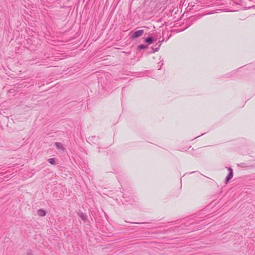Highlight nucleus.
<instances>
[{"label": "nucleus", "instance_id": "3", "mask_svg": "<svg viewBox=\"0 0 255 255\" xmlns=\"http://www.w3.org/2000/svg\"><path fill=\"white\" fill-rule=\"evenodd\" d=\"M55 145L57 149H61L63 151L64 150V148L63 146V144L60 142H55Z\"/></svg>", "mask_w": 255, "mask_h": 255}, {"label": "nucleus", "instance_id": "11", "mask_svg": "<svg viewBox=\"0 0 255 255\" xmlns=\"http://www.w3.org/2000/svg\"><path fill=\"white\" fill-rule=\"evenodd\" d=\"M161 42H162V41H159V42H158V43L159 44L158 46H159V47H160V45H161Z\"/></svg>", "mask_w": 255, "mask_h": 255}, {"label": "nucleus", "instance_id": "12", "mask_svg": "<svg viewBox=\"0 0 255 255\" xmlns=\"http://www.w3.org/2000/svg\"><path fill=\"white\" fill-rule=\"evenodd\" d=\"M128 223H132V224H133V223H138L137 222H128ZM142 223H144V222H143Z\"/></svg>", "mask_w": 255, "mask_h": 255}, {"label": "nucleus", "instance_id": "2", "mask_svg": "<svg viewBox=\"0 0 255 255\" xmlns=\"http://www.w3.org/2000/svg\"><path fill=\"white\" fill-rule=\"evenodd\" d=\"M144 33L143 30H138L135 31L132 35V38H135L141 36Z\"/></svg>", "mask_w": 255, "mask_h": 255}, {"label": "nucleus", "instance_id": "6", "mask_svg": "<svg viewBox=\"0 0 255 255\" xmlns=\"http://www.w3.org/2000/svg\"><path fill=\"white\" fill-rule=\"evenodd\" d=\"M238 166L240 167L241 168H245V167H249L250 165L247 163L242 162V163H241L240 164H238Z\"/></svg>", "mask_w": 255, "mask_h": 255}, {"label": "nucleus", "instance_id": "7", "mask_svg": "<svg viewBox=\"0 0 255 255\" xmlns=\"http://www.w3.org/2000/svg\"><path fill=\"white\" fill-rule=\"evenodd\" d=\"M144 41L150 44L153 42V39L152 37H148L144 39Z\"/></svg>", "mask_w": 255, "mask_h": 255}, {"label": "nucleus", "instance_id": "1", "mask_svg": "<svg viewBox=\"0 0 255 255\" xmlns=\"http://www.w3.org/2000/svg\"><path fill=\"white\" fill-rule=\"evenodd\" d=\"M228 170L229 171V173L226 177L225 179V183L227 184L233 177V171L231 167H227Z\"/></svg>", "mask_w": 255, "mask_h": 255}, {"label": "nucleus", "instance_id": "10", "mask_svg": "<svg viewBox=\"0 0 255 255\" xmlns=\"http://www.w3.org/2000/svg\"><path fill=\"white\" fill-rule=\"evenodd\" d=\"M159 47L158 46L157 47H152V49L154 51H158L159 50Z\"/></svg>", "mask_w": 255, "mask_h": 255}, {"label": "nucleus", "instance_id": "9", "mask_svg": "<svg viewBox=\"0 0 255 255\" xmlns=\"http://www.w3.org/2000/svg\"><path fill=\"white\" fill-rule=\"evenodd\" d=\"M147 45L140 44L138 46V48L139 49H145L147 48Z\"/></svg>", "mask_w": 255, "mask_h": 255}, {"label": "nucleus", "instance_id": "5", "mask_svg": "<svg viewBox=\"0 0 255 255\" xmlns=\"http://www.w3.org/2000/svg\"><path fill=\"white\" fill-rule=\"evenodd\" d=\"M37 214L41 217L46 215V212L43 209H39L37 211Z\"/></svg>", "mask_w": 255, "mask_h": 255}, {"label": "nucleus", "instance_id": "4", "mask_svg": "<svg viewBox=\"0 0 255 255\" xmlns=\"http://www.w3.org/2000/svg\"><path fill=\"white\" fill-rule=\"evenodd\" d=\"M78 214H79L80 217L82 219L83 222H86L87 221V216L85 215L84 214H83L82 212H80V213H78Z\"/></svg>", "mask_w": 255, "mask_h": 255}, {"label": "nucleus", "instance_id": "8", "mask_svg": "<svg viewBox=\"0 0 255 255\" xmlns=\"http://www.w3.org/2000/svg\"><path fill=\"white\" fill-rule=\"evenodd\" d=\"M48 161L51 164L54 165L56 163V158H52L48 159Z\"/></svg>", "mask_w": 255, "mask_h": 255}]
</instances>
